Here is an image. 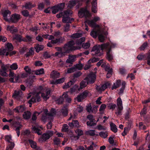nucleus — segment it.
<instances>
[{"label":"nucleus","instance_id":"0eeeda50","mask_svg":"<svg viewBox=\"0 0 150 150\" xmlns=\"http://www.w3.org/2000/svg\"><path fill=\"white\" fill-rule=\"evenodd\" d=\"M53 131H47L42 135L41 137L38 140L40 142H44L49 139L50 137L53 135Z\"/></svg>","mask_w":150,"mask_h":150},{"label":"nucleus","instance_id":"a19ab883","mask_svg":"<svg viewBox=\"0 0 150 150\" xmlns=\"http://www.w3.org/2000/svg\"><path fill=\"white\" fill-rule=\"evenodd\" d=\"M106 107V105L104 104H102L100 106L99 111L101 114L103 113Z\"/></svg>","mask_w":150,"mask_h":150},{"label":"nucleus","instance_id":"4be33fe9","mask_svg":"<svg viewBox=\"0 0 150 150\" xmlns=\"http://www.w3.org/2000/svg\"><path fill=\"white\" fill-rule=\"evenodd\" d=\"M85 24L86 25L87 24L92 27H99L98 25H96V22L93 19L92 20H87L85 22Z\"/></svg>","mask_w":150,"mask_h":150},{"label":"nucleus","instance_id":"9d476101","mask_svg":"<svg viewBox=\"0 0 150 150\" xmlns=\"http://www.w3.org/2000/svg\"><path fill=\"white\" fill-rule=\"evenodd\" d=\"M78 15L80 18H82L84 16L87 17L91 16V13L86 7L81 8L78 12Z\"/></svg>","mask_w":150,"mask_h":150},{"label":"nucleus","instance_id":"e433bc0d","mask_svg":"<svg viewBox=\"0 0 150 150\" xmlns=\"http://www.w3.org/2000/svg\"><path fill=\"white\" fill-rule=\"evenodd\" d=\"M121 81L120 80H117L115 83H114L113 85L112 88V89L113 90L118 88L120 85Z\"/></svg>","mask_w":150,"mask_h":150},{"label":"nucleus","instance_id":"473e14b6","mask_svg":"<svg viewBox=\"0 0 150 150\" xmlns=\"http://www.w3.org/2000/svg\"><path fill=\"white\" fill-rule=\"evenodd\" d=\"M75 82V81H70L67 83H65V85L63 86V88L64 89H67L73 85Z\"/></svg>","mask_w":150,"mask_h":150},{"label":"nucleus","instance_id":"4468645a","mask_svg":"<svg viewBox=\"0 0 150 150\" xmlns=\"http://www.w3.org/2000/svg\"><path fill=\"white\" fill-rule=\"evenodd\" d=\"M64 4L61 3L57 6L51 8V11L52 13L54 14H56L58 11L63 9L64 7Z\"/></svg>","mask_w":150,"mask_h":150},{"label":"nucleus","instance_id":"7c9ffc66","mask_svg":"<svg viewBox=\"0 0 150 150\" xmlns=\"http://www.w3.org/2000/svg\"><path fill=\"white\" fill-rule=\"evenodd\" d=\"M68 16L65 17V16L63 17L62 20V22L64 23H71V21L74 20V19L72 18H70Z\"/></svg>","mask_w":150,"mask_h":150},{"label":"nucleus","instance_id":"aec40b11","mask_svg":"<svg viewBox=\"0 0 150 150\" xmlns=\"http://www.w3.org/2000/svg\"><path fill=\"white\" fill-rule=\"evenodd\" d=\"M100 31V29L99 28H98V29L97 30L96 29H94L91 31L90 33V35L93 38H97V35H98V34Z\"/></svg>","mask_w":150,"mask_h":150},{"label":"nucleus","instance_id":"4c0bfd02","mask_svg":"<svg viewBox=\"0 0 150 150\" xmlns=\"http://www.w3.org/2000/svg\"><path fill=\"white\" fill-rule=\"evenodd\" d=\"M30 112L28 111H27L24 112L23 116L24 119H28L30 118Z\"/></svg>","mask_w":150,"mask_h":150},{"label":"nucleus","instance_id":"de8ad7c7","mask_svg":"<svg viewBox=\"0 0 150 150\" xmlns=\"http://www.w3.org/2000/svg\"><path fill=\"white\" fill-rule=\"evenodd\" d=\"M35 74L37 75H40L44 73V70L43 69L41 68L35 71Z\"/></svg>","mask_w":150,"mask_h":150},{"label":"nucleus","instance_id":"ea45409f","mask_svg":"<svg viewBox=\"0 0 150 150\" xmlns=\"http://www.w3.org/2000/svg\"><path fill=\"white\" fill-rule=\"evenodd\" d=\"M108 133L107 132H101L99 133V135L104 139L106 138L108 136Z\"/></svg>","mask_w":150,"mask_h":150},{"label":"nucleus","instance_id":"6ab92c4d","mask_svg":"<svg viewBox=\"0 0 150 150\" xmlns=\"http://www.w3.org/2000/svg\"><path fill=\"white\" fill-rule=\"evenodd\" d=\"M22 95V93L21 91H15L13 95V97L19 100L20 99Z\"/></svg>","mask_w":150,"mask_h":150},{"label":"nucleus","instance_id":"bf43d9fd","mask_svg":"<svg viewBox=\"0 0 150 150\" xmlns=\"http://www.w3.org/2000/svg\"><path fill=\"white\" fill-rule=\"evenodd\" d=\"M90 44L88 42L83 43L82 45V47L85 49H87L89 48L90 46Z\"/></svg>","mask_w":150,"mask_h":150},{"label":"nucleus","instance_id":"13d9d810","mask_svg":"<svg viewBox=\"0 0 150 150\" xmlns=\"http://www.w3.org/2000/svg\"><path fill=\"white\" fill-rule=\"evenodd\" d=\"M10 68L12 69L16 70L18 68V66L17 63H13L10 66Z\"/></svg>","mask_w":150,"mask_h":150},{"label":"nucleus","instance_id":"69168bd1","mask_svg":"<svg viewBox=\"0 0 150 150\" xmlns=\"http://www.w3.org/2000/svg\"><path fill=\"white\" fill-rule=\"evenodd\" d=\"M34 54V50L33 48H31L29 50L28 53L26 54L27 57L30 55H32Z\"/></svg>","mask_w":150,"mask_h":150},{"label":"nucleus","instance_id":"a211bd4d","mask_svg":"<svg viewBox=\"0 0 150 150\" xmlns=\"http://www.w3.org/2000/svg\"><path fill=\"white\" fill-rule=\"evenodd\" d=\"M108 34L107 32L104 33L100 31L98 35L99 40L101 42H103L106 38Z\"/></svg>","mask_w":150,"mask_h":150},{"label":"nucleus","instance_id":"423d86ee","mask_svg":"<svg viewBox=\"0 0 150 150\" xmlns=\"http://www.w3.org/2000/svg\"><path fill=\"white\" fill-rule=\"evenodd\" d=\"M13 47L12 44L8 43L6 46L5 48L3 49H0V55H5L8 56L9 55V52L13 50Z\"/></svg>","mask_w":150,"mask_h":150},{"label":"nucleus","instance_id":"c03bdc74","mask_svg":"<svg viewBox=\"0 0 150 150\" xmlns=\"http://www.w3.org/2000/svg\"><path fill=\"white\" fill-rule=\"evenodd\" d=\"M86 134L87 135L93 136L95 134V131L94 130H90L86 132Z\"/></svg>","mask_w":150,"mask_h":150},{"label":"nucleus","instance_id":"e2e57ef3","mask_svg":"<svg viewBox=\"0 0 150 150\" xmlns=\"http://www.w3.org/2000/svg\"><path fill=\"white\" fill-rule=\"evenodd\" d=\"M22 127V125L21 124H20L19 126L18 127H17L15 129V130L16 131L18 137H19L20 134L19 129L20 128H21Z\"/></svg>","mask_w":150,"mask_h":150},{"label":"nucleus","instance_id":"dca6fc26","mask_svg":"<svg viewBox=\"0 0 150 150\" xmlns=\"http://www.w3.org/2000/svg\"><path fill=\"white\" fill-rule=\"evenodd\" d=\"M8 65H5L3 64H1V69H0V75L4 76H7L8 74L6 72V70L9 67Z\"/></svg>","mask_w":150,"mask_h":150},{"label":"nucleus","instance_id":"338daca9","mask_svg":"<svg viewBox=\"0 0 150 150\" xmlns=\"http://www.w3.org/2000/svg\"><path fill=\"white\" fill-rule=\"evenodd\" d=\"M60 139L57 138H55L54 139V144L58 145L60 143Z\"/></svg>","mask_w":150,"mask_h":150},{"label":"nucleus","instance_id":"774afa93","mask_svg":"<svg viewBox=\"0 0 150 150\" xmlns=\"http://www.w3.org/2000/svg\"><path fill=\"white\" fill-rule=\"evenodd\" d=\"M97 128L99 130H106L107 129V128L106 127L101 125H98L97 126Z\"/></svg>","mask_w":150,"mask_h":150},{"label":"nucleus","instance_id":"864d4df0","mask_svg":"<svg viewBox=\"0 0 150 150\" xmlns=\"http://www.w3.org/2000/svg\"><path fill=\"white\" fill-rule=\"evenodd\" d=\"M42 112V111L40 112H35L32 116V120L33 121L37 119L36 115L37 114V115H38Z\"/></svg>","mask_w":150,"mask_h":150},{"label":"nucleus","instance_id":"c9c22d12","mask_svg":"<svg viewBox=\"0 0 150 150\" xmlns=\"http://www.w3.org/2000/svg\"><path fill=\"white\" fill-rule=\"evenodd\" d=\"M34 5H32L30 2H28L25 4L24 6H23V7H25V8L29 9H30L35 6Z\"/></svg>","mask_w":150,"mask_h":150},{"label":"nucleus","instance_id":"cd10ccee","mask_svg":"<svg viewBox=\"0 0 150 150\" xmlns=\"http://www.w3.org/2000/svg\"><path fill=\"white\" fill-rule=\"evenodd\" d=\"M69 127H79L80 126L79 122L77 120L73 121L72 122L69 123Z\"/></svg>","mask_w":150,"mask_h":150},{"label":"nucleus","instance_id":"f257e3e1","mask_svg":"<svg viewBox=\"0 0 150 150\" xmlns=\"http://www.w3.org/2000/svg\"><path fill=\"white\" fill-rule=\"evenodd\" d=\"M85 40L84 37L80 38L79 41L76 42V44L78 45V46H74V45L75 44L74 42V41H71L64 45L63 48L64 50L65 51L66 53H69L71 51L79 49L81 48V43Z\"/></svg>","mask_w":150,"mask_h":150},{"label":"nucleus","instance_id":"37998d69","mask_svg":"<svg viewBox=\"0 0 150 150\" xmlns=\"http://www.w3.org/2000/svg\"><path fill=\"white\" fill-rule=\"evenodd\" d=\"M82 36V34L81 33H76L72 35L70 37L73 38H80Z\"/></svg>","mask_w":150,"mask_h":150},{"label":"nucleus","instance_id":"b1692460","mask_svg":"<svg viewBox=\"0 0 150 150\" xmlns=\"http://www.w3.org/2000/svg\"><path fill=\"white\" fill-rule=\"evenodd\" d=\"M91 10L92 12L94 13L97 12V3L96 0H93Z\"/></svg>","mask_w":150,"mask_h":150},{"label":"nucleus","instance_id":"9b49d317","mask_svg":"<svg viewBox=\"0 0 150 150\" xmlns=\"http://www.w3.org/2000/svg\"><path fill=\"white\" fill-rule=\"evenodd\" d=\"M109 45L110 47L109 48H107L106 50L107 51V58L109 61H110L113 59V56L110 54L111 49L115 48L116 46V45L115 43H111L110 44L109 43Z\"/></svg>","mask_w":150,"mask_h":150},{"label":"nucleus","instance_id":"a18cd8bd","mask_svg":"<svg viewBox=\"0 0 150 150\" xmlns=\"http://www.w3.org/2000/svg\"><path fill=\"white\" fill-rule=\"evenodd\" d=\"M35 48L36 52H38L42 50L43 49L44 47L42 45H38L35 47Z\"/></svg>","mask_w":150,"mask_h":150},{"label":"nucleus","instance_id":"5701e85b","mask_svg":"<svg viewBox=\"0 0 150 150\" xmlns=\"http://www.w3.org/2000/svg\"><path fill=\"white\" fill-rule=\"evenodd\" d=\"M7 30L9 31L12 33H14L16 32L17 31V28L13 25H8L7 28Z\"/></svg>","mask_w":150,"mask_h":150},{"label":"nucleus","instance_id":"ddd939ff","mask_svg":"<svg viewBox=\"0 0 150 150\" xmlns=\"http://www.w3.org/2000/svg\"><path fill=\"white\" fill-rule=\"evenodd\" d=\"M110 85V83L107 82L105 83L101 86H97L96 88L98 92L100 93H101L103 91H104L106 89L109 87Z\"/></svg>","mask_w":150,"mask_h":150},{"label":"nucleus","instance_id":"bb28decb","mask_svg":"<svg viewBox=\"0 0 150 150\" xmlns=\"http://www.w3.org/2000/svg\"><path fill=\"white\" fill-rule=\"evenodd\" d=\"M25 107L24 105H20L16 107L14 109L16 112H22L25 110Z\"/></svg>","mask_w":150,"mask_h":150},{"label":"nucleus","instance_id":"c85d7f7f","mask_svg":"<svg viewBox=\"0 0 150 150\" xmlns=\"http://www.w3.org/2000/svg\"><path fill=\"white\" fill-rule=\"evenodd\" d=\"M39 127L36 125L34 127H33L32 129V132H35L37 133L38 135H40L42 133L40 130L39 129Z\"/></svg>","mask_w":150,"mask_h":150},{"label":"nucleus","instance_id":"6e6d98bb","mask_svg":"<svg viewBox=\"0 0 150 150\" xmlns=\"http://www.w3.org/2000/svg\"><path fill=\"white\" fill-rule=\"evenodd\" d=\"M89 93V92L87 91H85L82 93L81 94V95L82 98H86L88 96V94Z\"/></svg>","mask_w":150,"mask_h":150},{"label":"nucleus","instance_id":"a878e982","mask_svg":"<svg viewBox=\"0 0 150 150\" xmlns=\"http://www.w3.org/2000/svg\"><path fill=\"white\" fill-rule=\"evenodd\" d=\"M42 96L44 100H47L50 96V90H48L45 91V93H42Z\"/></svg>","mask_w":150,"mask_h":150},{"label":"nucleus","instance_id":"412c9836","mask_svg":"<svg viewBox=\"0 0 150 150\" xmlns=\"http://www.w3.org/2000/svg\"><path fill=\"white\" fill-rule=\"evenodd\" d=\"M65 80V78L63 77L56 80H52L50 81V83L52 84H60L64 82Z\"/></svg>","mask_w":150,"mask_h":150},{"label":"nucleus","instance_id":"39448f33","mask_svg":"<svg viewBox=\"0 0 150 150\" xmlns=\"http://www.w3.org/2000/svg\"><path fill=\"white\" fill-rule=\"evenodd\" d=\"M42 37L45 39L51 40V42L53 44L62 43L64 40V38L62 37H60L59 38H56L55 40H54V38L53 35L48 34L43 35Z\"/></svg>","mask_w":150,"mask_h":150},{"label":"nucleus","instance_id":"603ef678","mask_svg":"<svg viewBox=\"0 0 150 150\" xmlns=\"http://www.w3.org/2000/svg\"><path fill=\"white\" fill-rule=\"evenodd\" d=\"M24 69L25 70V72L28 74H30L31 73V70L28 66L25 67Z\"/></svg>","mask_w":150,"mask_h":150},{"label":"nucleus","instance_id":"7ed1b4c3","mask_svg":"<svg viewBox=\"0 0 150 150\" xmlns=\"http://www.w3.org/2000/svg\"><path fill=\"white\" fill-rule=\"evenodd\" d=\"M2 13L4 19L7 21L10 19V20L13 22L15 23L17 22L20 18V15L16 14H13L11 17H10L11 12L8 10H5Z\"/></svg>","mask_w":150,"mask_h":150},{"label":"nucleus","instance_id":"680f3d73","mask_svg":"<svg viewBox=\"0 0 150 150\" xmlns=\"http://www.w3.org/2000/svg\"><path fill=\"white\" fill-rule=\"evenodd\" d=\"M147 42H144L140 47V50H144L147 47Z\"/></svg>","mask_w":150,"mask_h":150},{"label":"nucleus","instance_id":"4d7b16f0","mask_svg":"<svg viewBox=\"0 0 150 150\" xmlns=\"http://www.w3.org/2000/svg\"><path fill=\"white\" fill-rule=\"evenodd\" d=\"M99 59L98 58H93L91 59H90L88 61V63H91L96 62L99 60Z\"/></svg>","mask_w":150,"mask_h":150},{"label":"nucleus","instance_id":"3c124183","mask_svg":"<svg viewBox=\"0 0 150 150\" xmlns=\"http://www.w3.org/2000/svg\"><path fill=\"white\" fill-rule=\"evenodd\" d=\"M74 66V67L75 68V69H76V71L77 69L79 70L82 69L83 67V65L82 64L79 63L77 64Z\"/></svg>","mask_w":150,"mask_h":150},{"label":"nucleus","instance_id":"f03ea898","mask_svg":"<svg viewBox=\"0 0 150 150\" xmlns=\"http://www.w3.org/2000/svg\"><path fill=\"white\" fill-rule=\"evenodd\" d=\"M110 47L109 43L104 44L101 45H96L93 47L91 51L93 52L92 54L100 56L103 54L102 52L103 50H106Z\"/></svg>","mask_w":150,"mask_h":150},{"label":"nucleus","instance_id":"79ce46f5","mask_svg":"<svg viewBox=\"0 0 150 150\" xmlns=\"http://www.w3.org/2000/svg\"><path fill=\"white\" fill-rule=\"evenodd\" d=\"M61 112L64 116H67L68 115V110L66 107H64L61 110Z\"/></svg>","mask_w":150,"mask_h":150},{"label":"nucleus","instance_id":"1a4fd4ad","mask_svg":"<svg viewBox=\"0 0 150 150\" xmlns=\"http://www.w3.org/2000/svg\"><path fill=\"white\" fill-rule=\"evenodd\" d=\"M45 115L42 116L41 118L42 120L44 122H45L47 120V116H54L56 114V111L55 109L52 108L51 110L50 113H47L48 110L47 109H44L43 111Z\"/></svg>","mask_w":150,"mask_h":150},{"label":"nucleus","instance_id":"8fccbe9b","mask_svg":"<svg viewBox=\"0 0 150 150\" xmlns=\"http://www.w3.org/2000/svg\"><path fill=\"white\" fill-rule=\"evenodd\" d=\"M13 40H16L19 42L23 40L21 36L17 35H15V36L13 37Z\"/></svg>","mask_w":150,"mask_h":150},{"label":"nucleus","instance_id":"49530a36","mask_svg":"<svg viewBox=\"0 0 150 150\" xmlns=\"http://www.w3.org/2000/svg\"><path fill=\"white\" fill-rule=\"evenodd\" d=\"M75 133L77 135V138L78 139L79 137L83 134V131L79 129H76L75 131Z\"/></svg>","mask_w":150,"mask_h":150},{"label":"nucleus","instance_id":"58836bf2","mask_svg":"<svg viewBox=\"0 0 150 150\" xmlns=\"http://www.w3.org/2000/svg\"><path fill=\"white\" fill-rule=\"evenodd\" d=\"M116 105L113 103H110L108 104L107 107L108 109L113 110L116 108Z\"/></svg>","mask_w":150,"mask_h":150},{"label":"nucleus","instance_id":"f3484780","mask_svg":"<svg viewBox=\"0 0 150 150\" xmlns=\"http://www.w3.org/2000/svg\"><path fill=\"white\" fill-rule=\"evenodd\" d=\"M72 14V12L71 11L68 10L66 11L63 13H61L59 14H57L56 16L58 18H59L62 16L63 17L64 16H69L71 15Z\"/></svg>","mask_w":150,"mask_h":150},{"label":"nucleus","instance_id":"c756f323","mask_svg":"<svg viewBox=\"0 0 150 150\" xmlns=\"http://www.w3.org/2000/svg\"><path fill=\"white\" fill-rule=\"evenodd\" d=\"M29 142L32 148L35 149L36 150H41L40 147H37V144L36 142L31 140H29Z\"/></svg>","mask_w":150,"mask_h":150},{"label":"nucleus","instance_id":"6e6552de","mask_svg":"<svg viewBox=\"0 0 150 150\" xmlns=\"http://www.w3.org/2000/svg\"><path fill=\"white\" fill-rule=\"evenodd\" d=\"M117 108L115 112L117 116L121 115H122V112L123 109L122 102L120 98H118L117 100Z\"/></svg>","mask_w":150,"mask_h":150},{"label":"nucleus","instance_id":"5fc2aeb1","mask_svg":"<svg viewBox=\"0 0 150 150\" xmlns=\"http://www.w3.org/2000/svg\"><path fill=\"white\" fill-rule=\"evenodd\" d=\"M69 127L66 124H64L62 128V131L64 132H66L67 131Z\"/></svg>","mask_w":150,"mask_h":150},{"label":"nucleus","instance_id":"052dcab7","mask_svg":"<svg viewBox=\"0 0 150 150\" xmlns=\"http://www.w3.org/2000/svg\"><path fill=\"white\" fill-rule=\"evenodd\" d=\"M75 71H76V69H75V68L74 66L72 68L69 69L67 70V73H71Z\"/></svg>","mask_w":150,"mask_h":150},{"label":"nucleus","instance_id":"2eb2a0df","mask_svg":"<svg viewBox=\"0 0 150 150\" xmlns=\"http://www.w3.org/2000/svg\"><path fill=\"white\" fill-rule=\"evenodd\" d=\"M42 93L41 92H38L35 95V97L36 98L37 100L35 98L32 97L31 99L30 100L28 101V103L29 104V107H31L32 104L35 102H36V101L37 102L39 101L40 100V96L39 94L40 93Z\"/></svg>","mask_w":150,"mask_h":150},{"label":"nucleus","instance_id":"393cba45","mask_svg":"<svg viewBox=\"0 0 150 150\" xmlns=\"http://www.w3.org/2000/svg\"><path fill=\"white\" fill-rule=\"evenodd\" d=\"M59 76L60 74L55 70L52 71L50 74L51 78L53 79L58 78L59 77Z\"/></svg>","mask_w":150,"mask_h":150},{"label":"nucleus","instance_id":"f8f14e48","mask_svg":"<svg viewBox=\"0 0 150 150\" xmlns=\"http://www.w3.org/2000/svg\"><path fill=\"white\" fill-rule=\"evenodd\" d=\"M5 138V140L10 143V144L6 147V150H12L15 145L14 142H11L12 140L11 136V135H6V136Z\"/></svg>","mask_w":150,"mask_h":150},{"label":"nucleus","instance_id":"09e8293b","mask_svg":"<svg viewBox=\"0 0 150 150\" xmlns=\"http://www.w3.org/2000/svg\"><path fill=\"white\" fill-rule=\"evenodd\" d=\"M67 93V92L64 93L63 94V96H64V97L66 99L67 102L70 103L71 102V99L70 98H68V95Z\"/></svg>","mask_w":150,"mask_h":150},{"label":"nucleus","instance_id":"f704fd0d","mask_svg":"<svg viewBox=\"0 0 150 150\" xmlns=\"http://www.w3.org/2000/svg\"><path fill=\"white\" fill-rule=\"evenodd\" d=\"M111 130L113 132L116 133L117 132V129L116 125L113 123L111 122L110 124Z\"/></svg>","mask_w":150,"mask_h":150},{"label":"nucleus","instance_id":"20e7f679","mask_svg":"<svg viewBox=\"0 0 150 150\" xmlns=\"http://www.w3.org/2000/svg\"><path fill=\"white\" fill-rule=\"evenodd\" d=\"M96 76L95 74L91 73L88 76L85 78L84 80L86 81H82L80 83V88L82 89L86 86L88 83H94L96 79Z\"/></svg>","mask_w":150,"mask_h":150},{"label":"nucleus","instance_id":"2f4dec72","mask_svg":"<svg viewBox=\"0 0 150 150\" xmlns=\"http://www.w3.org/2000/svg\"><path fill=\"white\" fill-rule=\"evenodd\" d=\"M77 4V1L76 0H71L68 3L67 7L69 8L73 7Z\"/></svg>","mask_w":150,"mask_h":150},{"label":"nucleus","instance_id":"0e129e2a","mask_svg":"<svg viewBox=\"0 0 150 150\" xmlns=\"http://www.w3.org/2000/svg\"><path fill=\"white\" fill-rule=\"evenodd\" d=\"M64 96H62V97H60V98L59 99H57L56 100V103L59 104H60L62 103L64 101V98H63Z\"/></svg>","mask_w":150,"mask_h":150},{"label":"nucleus","instance_id":"72a5a7b5","mask_svg":"<svg viewBox=\"0 0 150 150\" xmlns=\"http://www.w3.org/2000/svg\"><path fill=\"white\" fill-rule=\"evenodd\" d=\"M76 57L75 56L69 55L68 59L66 61L67 63L72 64L74 61Z\"/></svg>","mask_w":150,"mask_h":150}]
</instances>
